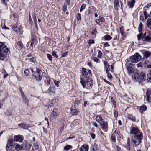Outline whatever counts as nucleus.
<instances>
[{
  "label": "nucleus",
  "instance_id": "f257e3e1",
  "mask_svg": "<svg viewBox=\"0 0 151 151\" xmlns=\"http://www.w3.org/2000/svg\"><path fill=\"white\" fill-rule=\"evenodd\" d=\"M130 133L133 134L131 140L134 147H137L142 143L143 139V133L137 127H133L130 129Z\"/></svg>",
  "mask_w": 151,
  "mask_h": 151
},
{
  "label": "nucleus",
  "instance_id": "f03ea898",
  "mask_svg": "<svg viewBox=\"0 0 151 151\" xmlns=\"http://www.w3.org/2000/svg\"><path fill=\"white\" fill-rule=\"evenodd\" d=\"M133 79L135 81L140 83L145 81L146 79V74L144 72H141L140 74L135 72L132 77Z\"/></svg>",
  "mask_w": 151,
  "mask_h": 151
},
{
  "label": "nucleus",
  "instance_id": "7ed1b4c3",
  "mask_svg": "<svg viewBox=\"0 0 151 151\" xmlns=\"http://www.w3.org/2000/svg\"><path fill=\"white\" fill-rule=\"evenodd\" d=\"M80 82L84 88L89 89L91 87L92 85V82L90 79H88L86 81L83 78H80Z\"/></svg>",
  "mask_w": 151,
  "mask_h": 151
},
{
  "label": "nucleus",
  "instance_id": "20e7f679",
  "mask_svg": "<svg viewBox=\"0 0 151 151\" xmlns=\"http://www.w3.org/2000/svg\"><path fill=\"white\" fill-rule=\"evenodd\" d=\"M141 59V55L138 53H135L133 55L130 57V60L132 63H137Z\"/></svg>",
  "mask_w": 151,
  "mask_h": 151
},
{
  "label": "nucleus",
  "instance_id": "39448f33",
  "mask_svg": "<svg viewBox=\"0 0 151 151\" xmlns=\"http://www.w3.org/2000/svg\"><path fill=\"white\" fill-rule=\"evenodd\" d=\"M81 72L82 74L84 77L89 78L91 76V71L90 70H87L85 68H83Z\"/></svg>",
  "mask_w": 151,
  "mask_h": 151
},
{
  "label": "nucleus",
  "instance_id": "423d86ee",
  "mask_svg": "<svg viewBox=\"0 0 151 151\" xmlns=\"http://www.w3.org/2000/svg\"><path fill=\"white\" fill-rule=\"evenodd\" d=\"M102 129L104 132H106L108 130V123L107 122L102 121L100 123Z\"/></svg>",
  "mask_w": 151,
  "mask_h": 151
},
{
  "label": "nucleus",
  "instance_id": "0eeeda50",
  "mask_svg": "<svg viewBox=\"0 0 151 151\" xmlns=\"http://www.w3.org/2000/svg\"><path fill=\"white\" fill-rule=\"evenodd\" d=\"M127 69L128 70V73L129 74L132 73L134 71V69L132 67V64L129 63V62H127L126 64Z\"/></svg>",
  "mask_w": 151,
  "mask_h": 151
},
{
  "label": "nucleus",
  "instance_id": "6e6552de",
  "mask_svg": "<svg viewBox=\"0 0 151 151\" xmlns=\"http://www.w3.org/2000/svg\"><path fill=\"white\" fill-rule=\"evenodd\" d=\"M145 98L148 103H151V90H148L146 93Z\"/></svg>",
  "mask_w": 151,
  "mask_h": 151
},
{
  "label": "nucleus",
  "instance_id": "1a4fd4ad",
  "mask_svg": "<svg viewBox=\"0 0 151 151\" xmlns=\"http://www.w3.org/2000/svg\"><path fill=\"white\" fill-rule=\"evenodd\" d=\"M5 45L4 43L0 42V60H3L4 59L5 56L2 54V49L4 47Z\"/></svg>",
  "mask_w": 151,
  "mask_h": 151
},
{
  "label": "nucleus",
  "instance_id": "9d476101",
  "mask_svg": "<svg viewBox=\"0 0 151 151\" xmlns=\"http://www.w3.org/2000/svg\"><path fill=\"white\" fill-rule=\"evenodd\" d=\"M58 116V109L56 108L54 109L51 115V119H55Z\"/></svg>",
  "mask_w": 151,
  "mask_h": 151
},
{
  "label": "nucleus",
  "instance_id": "9b49d317",
  "mask_svg": "<svg viewBox=\"0 0 151 151\" xmlns=\"http://www.w3.org/2000/svg\"><path fill=\"white\" fill-rule=\"evenodd\" d=\"M140 51L143 55L145 58H147L151 55V52L145 50H141Z\"/></svg>",
  "mask_w": 151,
  "mask_h": 151
},
{
  "label": "nucleus",
  "instance_id": "f8f14e48",
  "mask_svg": "<svg viewBox=\"0 0 151 151\" xmlns=\"http://www.w3.org/2000/svg\"><path fill=\"white\" fill-rule=\"evenodd\" d=\"M12 142V140L10 139H9L8 140L6 147V150L7 151H9V150H10V149L12 148L11 147L13 146Z\"/></svg>",
  "mask_w": 151,
  "mask_h": 151
},
{
  "label": "nucleus",
  "instance_id": "ddd939ff",
  "mask_svg": "<svg viewBox=\"0 0 151 151\" xmlns=\"http://www.w3.org/2000/svg\"><path fill=\"white\" fill-rule=\"evenodd\" d=\"M144 66L146 68H151V57L145 62Z\"/></svg>",
  "mask_w": 151,
  "mask_h": 151
},
{
  "label": "nucleus",
  "instance_id": "4468645a",
  "mask_svg": "<svg viewBox=\"0 0 151 151\" xmlns=\"http://www.w3.org/2000/svg\"><path fill=\"white\" fill-rule=\"evenodd\" d=\"M124 147L126 149L127 151H131L130 147V139L129 138L127 139V143L123 145Z\"/></svg>",
  "mask_w": 151,
  "mask_h": 151
},
{
  "label": "nucleus",
  "instance_id": "2eb2a0df",
  "mask_svg": "<svg viewBox=\"0 0 151 151\" xmlns=\"http://www.w3.org/2000/svg\"><path fill=\"white\" fill-rule=\"evenodd\" d=\"M55 87L53 86H50L49 87L48 90L47 91V92L49 94L55 93Z\"/></svg>",
  "mask_w": 151,
  "mask_h": 151
},
{
  "label": "nucleus",
  "instance_id": "dca6fc26",
  "mask_svg": "<svg viewBox=\"0 0 151 151\" xmlns=\"http://www.w3.org/2000/svg\"><path fill=\"white\" fill-rule=\"evenodd\" d=\"M14 140L16 142H21L23 139L22 136L20 135L14 136Z\"/></svg>",
  "mask_w": 151,
  "mask_h": 151
},
{
  "label": "nucleus",
  "instance_id": "f3484780",
  "mask_svg": "<svg viewBox=\"0 0 151 151\" xmlns=\"http://www.w3.org/2000/svg\"><path fill=\"white\" fill-rule=\"evenodd\" d=\"M34 76L36 80L38 81H40L42 79V76L40 75V74H37L36 73H34L32 75Z\"/></svg>",
  "mask_w": 151,
  "mask_h": 151
},
{
  "label": "nucleus",
  "instance_id": "a211bd4d",
  "mask_svg": "<svg viewBox=\"0 0 151 151\" xmlns=\"http://www.w3.org/2000/svg\"><path fill=\"white\" fill-rule=\"evenodd\" d=\"M114 4L115 9L116 10H118L119 9V7H120L119 0H114Z\"/></svg>",
  "mask_w": 151,
  "mask_h": 151
},
{
  "label": "nucleus",
  "instance_id": "6ab92c4d",
  "mask_svg": "<svg viewBox=\"0 0 151 151\" xmlns=\"http://www.w3.org/2000/svg\"><path fill=\"white\" fill-rule=\"evenodd\" d=\"M105 21V20L103 17L101 16H99V19H96L95 22L97 24H99L101 22H104Z\"/></svg>",
  "mask_w": 151,
  "mask_h": 151
},
{
  "label": "nucleus",
  "instance_id": "aec40b11",
  "mask_svg": "<svg viewBox=\"0 0 151 151\" xmlns=\"http://www.w3.org/2000/svg\"><path fill=\"white\" fill-rule=\"evenodd\" d=\"M88 147L86 145H83L80 148V151H88Z\"/></svg>",
  "mask_w": 151,
  "mask_h": 151
},
{
  "label": "nucleus",
  "instance_id": "412c9836",
  "mask_svg": "<svg viewBox=\"0 0 151 151\" xmlns=\"http://www.w3.org/2000/svg\"><path fill=\"white\" fill-rule=\"evenodd\" d=\"M9 51L8 48L6 46H4L2 50V53H3L4 54L7 55L9 54Z\"/></svg>",
  "mask_w": 151,
  "mask_h": 151
},
{
  "label": "nucleus",
  "instance_id": "4be33fe9",
  "mask_svg": "<svg viewBox=\"0 0 151 151\" xmlns=\"http://www.w3.org/2000/svg\"><path fill=\"white\" fill-rule=\"evenodd\" d=\"M23 145L25 147V149L27 150H29L31 147L30 144L27 141H25L24 142Z\"/></svg>",
  "mask_w": 151,
  "mask_h": 151
},
{
  "label": "nucleus",
  "instance_id": "5701e85b",
  "mask_svg": "<svg viewBox=\"0 0 151 151\" xmlns=\"http://www.w3.org/2000/svg\"><path fill=\"white\" fill-rule=\"evenodd\" d=\"M95 119L96 121L99 123H100L101 122L103 121V119L102 118L101 115H98L96 116Z\"/></svg>",
  "mask_w": 151,
  "mask_h": 151
},
{
  "label": "nucleus",
  "instance_id": "b1692460",
  "mask_svg": "<svg viewBox=\"0 0 151 151\" xmlns=\"http://www.w3.org/2000/svg\"><path fill=\"white\" fill-rule=\"evenodd\" d=\"M26 61L27 63L29 64H32L35 62V58L34 57H32L29 59H27Z\"/></svg>",
  "mask_w": 151,
  "mask_h": 151
},
{
  "label": "nucleus",
  "instance_id": "393cba45",
  "mask_svg": "<svg viewBox=\"0 0 151 151\" xmlns=\"http://www.w3.org/2000/svg\"><path fill=\"white\" fill-rule=\"evenodd\" d=\"M135 3V0H131V1L127 2V4L130 8H132L134 6Z\"/></svg>",
  "mask_w": 151,
  "mask_h": 151
},
{
  "label": "nucleus",
  "instance_id": "a878e982",
  "mask_svg": "<svg viewBox=\"0 0 151 151\" xmlns=\"http://www.w3.org/2000/svg\"><path fill=\"white\" fill-rule=\"evenodd\" d=\"M19 126L24 129H27L29 127L28 124H25L24 123H21L19 124Z\"/></svg>",
  "mask_w": 151,
  "mask_h": 151
},
{
  "label": "nucleus",
  "instance_id": "bb28decb",
  "mask_svg": "<svg viewBox=\"0 0 151 151\" xmlns=\"http://www.w3.org/2000/svg\"><path fill=\"white\" fill-rule=\"evenodd\" d=\"M15 149L17 151L22 150L23 147V146L22 145H19L17 144H15Z\"/></svg>",
  "mask_w": 151,
  "mask_h": 151
},
{
  "label": "nucleus",
  "instance_id": "cd10ccee",
  "mask_svg": "<svg viewBox=\"0 0 151 151\" xmlns=\"http://www.w3.org/2000/svg\"><path fill=\"white\" fill-rule=\"evenodd\" d=\"M147 108L145 105H143L139 107V111L142 113L143 111H145L147 110Z\"/></svg>",
  "mask_w": 151,
  "mask_h": 151
},
{
  "label": "nucleus",
  "instance_id": "c85d7f7f",
  "mask_svg": "<svg viewBox=\"0 0 151 151\" xmlns=\"http://www.w3.org/2000/svg\"><path fill=\"white\" fill-rule=\"evenodd\" d=\"M39 148V145L37 142H35L32 147V150H37Z\"/></svg>",
  "mask_w": 151,
  "mask_h": 151
},
{
  "label": "nucleus",
  "instance_id": "c756f323",
  "mask_svg": "<svg viewBox=\"0 0 151 151\" xmlns=\"http://www.w3.org/2000/svg\"><path fill=\"white\" fill-rule=\"evenodd\" d=\"M17 44L20 50H21L23 47V44L21 41H18Z\"/></svg>",
  "mask_w": 151,
  "mask_h": 151
},
{
  "label": "nucleus",
  "instance_id": "7c9ffc66",
  "mask_svg": "<svg viewBox=\"0 0 151 151\" xmlns=\"http://www.w3.org/2000/svg\"><path fill=\"white\" fill-rule=\"evenodd\" d=\"M128 118L129 119H130L133 121H135V117L133 116L132 114H129L128 115Z\"/></svg>",
  "mask_w": 151,
  "mask_h": 151
},
{
  "label": "nucleus",
  "instance_id": "2f4dec72",
  "mask_svg": "<svg viewBox=\"0 0 151 151\" xmlns=\"http://www.w3.org/2000/svg\"><path fill=\"white\" fill-rule=\"evenodd\" d=\"M1 3L4 6L7 7V2H9V0H1Z\"/></svg>",
  "mask_w": 151,
  "mask_h": 151
},
{
  "label": "nucleus",
  "instance_id": "473e14b6",
  "mask_svg": "<svg viewBox=\"0 0 151 151\" xmlns=\"http://www.w3.org/2000/svg\"><path fill=\"white\" fill-rule=\"evenodd\" d=\"M104 39L106 40H109L112 39V37L110 35H106L104 36Z\"/></svg>",
  "mask_w": 151,
  "mask_h": 151
},
{
  "label": "nucleus",
  "instance_id": "72a5a7b5",
  "mask_svg": "<svg viewBox=\"0 0 151 151\" xmlns=\"http://www.w3.org/2000/svg\"><path fill=\"white\" fill-rule=\"evenodd\" d=\"M106 72L107 74V76L110 79H111L112 77V76L111 74L109 73V71L107 68H106Z\"/></svg>",
  "mask_w": 151,
  "mask_h": 151
},
{
  "label": "nucleus",
  "instance_id": "f704fd0d",
  "mask_svg": "<svg viewBox=\"0 0 151 151\" xmlns=\"http://www.w3.org/2000/svg\"><path fill=\"white\" fill-rule=\"evenodd\" d=\"M23 27L21 26H20L18 28L19 32V34L21 35L23 33Z\"/></svg>",
  "mask_w": 151,
  "mask_h": 151
},
{
  "label": "nucleus",
  "instance_id": "c9c22d12",
  "mask_svg": "<svg viewBox=\"0 0 151 151\" xmlns=\"http://www.w3.org/2000/svg\"><path fill=\"white\" fill-rule=\"evenodd\" d=\"M147 80L148 82H151V74L148 73L147 76Z\"/></svg>",
  "mask_w": 151,
  "mask_h": 151
},
{
  "label": "nucleus",
  "instance_id": "e433bc0d",
  "mask_svg": "<svg viewBox=\"0 0 151 151\" xmlns=\"http://www.w3.org/2000/svg\"><path fill=\"white\" fill-rule=\"evenodd\" d=\"M147 80L148 82H151V74L148 73L147 76Z\"/></svg>",
  "mask_w": 151,
  "mask_h": 151
},
{
  "label": "nucleus",
  "instance_id": "4c0bfd02",
  "mask_svg": "<svg viewBox=\"0 0 151 151\" xmlns=\"http://www.w3.org/2000/svg\"><path fill=\"white\" fill-rule=\"evenodd\" d=\"M72 148V146L70 145H67L64 147V149L68 151Z\"/></svg>",
  "mask_w": 151,
  "mask_h": 151
},
{
  "label": "nucleus",
  "instance_id": "58836bf2",
  "mask_svg": "<svg viewBox=\"0 0 151 151\" xmlns=\"http://www.w3.org/2000/svg\"><path fill=\"white\" fill-rule=\"evenodd\" d=\"M91 151H96L97 150L96 145H93L91 147Z\"/></svg>",
  "mask_w": 151,
  "mask_h": 151
},
{
  "label": "nucleus",
  "instance_id": "ea45409f",
  "mask_svg": "<svg viewBox=\"0 0 151 151\" xmlns=\"http://www.w3.org/2000/svg\"><path fill=\"white\" fill-rule=\"evenodd\" d=\"M86 7V4H83L81 5V7L80 9V12H82L84 9H85Z\"/></svg>",
  "mask_w": 151,
  "mask_h": 151
},
{
  "label": "nucleus",
  "instance_id": "a19ab883",
  "mask_svg": "<svg viewBox=\"0 0 151 151\" xmlns=\"http://www.w3.org/2000/svg\"><path fill=\"white\" fill-rule=\"evenodd\" d=\"M114 64H112L110 65H108L109 70H110L111 72H112L113 71V69L114 68Z\"/></svg>",
  "mask_w": 151,
  "mask_h": 151
},
{
  "label": "nucleus",
  "instance_id": "79ce46f5",
  "mask_svg": "<svg viewBox=\"0 0 151 151\" xmlns=\"http://www.w3.org/2000/svg\"><path fill=\"white\" fill-rule=\"evenodd\" d=\"M142 24L141 22H140L138 26V29L139 32H140L142 31Z\"/></svg>",
  "mask_w": 151,
  "mask_h": 151
},
{
  "label": "nucleus",
  "instance_id": "37998d69",
  "mask_svg": "<svg viewBox=\"0 0 151 151\" xmlns=\"http://www.w3.org/2000/svg\"><path fill=\"white\" fill-rule=\"evenodd\" d=\"M98 50V55L97 56V57L100 58H101L102 55V53L101 51L99 50Z\"/></svg>",
  "mask_w": 151,
  "mask_h": 151
},
{
  "label": "nucleus",
  "instance_id": "c03bdc74",
  "mask_svg": "<svg viewBox=\"0 0 151 151\" xmlns=\"http://www.w3.org/2000/svg\"><path fill=\"white\" fill-rule=\"evenodd\" d=\"M97 33V31L96 30V29L95 28H93L92 29V31H91V33L92 34L94 35V36H96V34Z\"/></svg>",
  "mask_w": 151,
  "mask_h": 151
},
{
  "label": "nucleus",
  "instance_id": "a18cd8bd",
  "mask_svg": "<svg viewBox=\"0 0 151 151\" xmlns=\"http://www.w3.org/2000/svg\"><path fill=\"white\" fill-rule=\"evenodd\" d=\"M18 23H17L16 24H15L14 25L12 26V29H13L14 30L17 32V26H18Z\"/></svg>",
  "mask_w": 151,
  "mask_h": 151
},
{
  "label": "nucleus",
  "instance_id": "49530a36",
  "mask_svg": "<svg viewBox=\"0 0 151 151\" xmlns=\"http://www.w3.org/2000/svg\"><path fill=\"white\" fill-rule=\"evenodd\" d=\"M70 112L73 115H75L77 114V111L76 109H73L71 110Z\"/></svg>",
  "mask_w": 151,
  "mask_h": 151
},
{
  "label": "nucleus",
  "instance_id": "de8ad7c7",
  "mask_svg": "<svg viewBox=\"0 0 151 151\" xmlns=\"http://www.w3.org/2000/svg\"><path fill=\"white\" fill-rule=\"evenodd\" d=\"M120 31L122 35H123L124 32V29L123 26H122L120 28Z\"/></svg>",
  "mask_w": 151,
  "mask_h": 151
},
{
  "label": "nucleus",
  "instance_id": "09e8293b",
  "mask_svg": "<svg viewBox=\"0 0 151 151\" xmlns=\"http://www.w3.org/2000/svg\"><path fill=\"white\" fill-rule=\"evenodd\" d=\"M47 56L49 60L51 61L52 60V57L51 55L48 54H47Z\"/></svg>",
  "mask_w": 151,
  "mask_h": 151
},
{
  "label": "nucleus",
  "instance_id": "8fccbe9b",
  "mask_svg": "<svg viewBox=\"0 0 151 151\" xmlns=\"http://www.w3.org/2000/svg\"><path fill=\"white\" fill-rule=\"evenodd\" d=\"M77 20H79L81 19V14L80 13H78L77 14L76 16Z\"/></svg>",
  "mask_w": 151,
  "mask_h": 151
},
{
  "label": "nucleus",
  "instance_id": "3c124183",
  "mask_svg": "<svg viewBox=\"0 0 151 151\" xmlns=\"http://www.w3.org/2000/svg\"><path fill=\"white\" fill-rule=\"evenodd\" d=\"M23 101L24 102V104L27 105V106H29V100L27 98V99L25 100H24Z\"/></svg>",
  "mask_w": 151,
  "mask_h": 151
},
{
  "label": "nucleus",
  "instance_id": "603ef678",
  "mask_svg": "<svg viewBox=\"0 0 151 151\" xmlns=\"http://www.w3.org/2000/svg\"><path fill=\"white\" fill-rule=\"evenodd\" d=\"M67 5L65 4H64L63 7V11L64 12H66L67 10Z\"/></svg>",
  "mask_w": 151,
  "mask_h": 151
},
{
  "label": "nucleus",
  "instance_id": "864d4df0",
  "mask_svg": "<svg viewBox=\"0 0 151 151\" xmlns=\"http://www.w3.org/2000/svg\"><path fill=\"white\" fill-rule=\"evenodd\" d=\"M92 59L93 60V61L96 63L100 62V60L98 59L97 58H92Z\"/></svg>",
  "mask_w": 151,
  "mask_h": 151
},
{
  "label": "nucleus",
  "instance_id": "5fc2aeb1",
  "mask_svg": "<svg viewBox=\"0 0 151 151\" xmlns=\"http://www.w3.org/2000/svg\"><path fill=\"white\" fill-rule=\"evenodd\" d=\"M114 116L115 118H116L118 116V112L116 110H115L114 113Z\"/></svg>",
  "mask_w": 151,
  "mask_h": 151
},
{
  "label": "nucleus",
  "instance_id": "6e6d98bb",
  "mask_svg": "<svg viewBox=\"0 0 151 151\" xmlns=\"http://www.w3.org/2000/svg\"><path fill=\"white\" fill-rule=\"evenodd\" d=\"M93 8H90L88 10V14L89 15L93 14Z\"/></svg>",
  "mask_w": 151,
  "mask_h": 151
},
{
  "label": "nucleus",
  "instance_id": "4d7b16f0",
  "mask_svg": "<svg viewBox=\"0 0 151 151\" xmlns=\"http://www.w3.org/2000/svg\"><path fill=\"white\" fill-rule=\"evenodd\" d=\"M52 55L54 57L57 58L58 57V56L56 54V53L55 51H53L52 52Z\"/></svg>",
  "mask_w": 151,
  "mask_h": 151
},
{
  "label": "nucleus",
  "instance_id": "13d9d810",
  "mask_svg": "<svg viewBox=\"0 0 151 151\" xmlns=\"http://www.w3.org/2000/svg\"><path fill=\"white\" fill-rule=\"evenodd\" d=\"M147 26L148 28H150L151 29V22H147L146 23Z\"/></svg>",
  "mask_w": 151,
  "mask_h": 151
},
{
  "label": "nucleus",
  "instance_id": "bf43d9fd",
  "mask_svg": "<svg viewBox=\"0 0 151 151\" xmlns=\"http://www.w3.org/2000/svg\"><path fill=\"white\" fill-rule=\"evenodd\" d=\"M53 104L50 101L48 102V103L47 104V106H48V107H51V106H53Z\"/></svg>",
  "mask_w": 151,
  "mask_h": 151
},
{
  "label": "nucleus",
  "instance_id": "052dcab7",
  "mask_svg": "<svg viewBox=\"0 0 151 151\" xmlns=\"http://www.w3.org/2000/svg\"><path fill=\"white\" fill-rule=\"evenodd\" d=\"M111 139L112 141L114 142H116V139L114 137V134H112L111 136Z\"/></svg>",
  "mask_w": 151,
  "mask_h": 151
},
{
  "label": "nucleus",
  "instance_id": "680f3d73",
  "mask_svg": "<svg viewBox=\"0 0 151 151\" xmlns=\"http://www.w3.org/2000/svg\"><path fill=\"white\" fill-rule=\"evenodd\" d=\"M24 74L26 75H28L29 73V71L28 69L25 70L24 71Z\"/></svg>",
  "mask_w": 151,
  "mask_h": 151
},
{
  "label": "nucleus",
  "instance_id": "e2e57ef3",
  "mask_svg": "<svg viewBox=\"0 0 151 151\" xmlns=\"http://www.w3.org/2000/svg\"><path fill=\"white\" fill-rule=\"evenodd\" d=\"M33 20L35 22V24L37 27L36 23L37 22V19L35 15H34L33 17Z\"/></svg>",
  "mask_w": 151,
  "mask_h": 151
},
{
  "label": "nucleus",
  "instance_id": "0e129e2a",
  "mask_svg": "<svg viewBox=\"0 0 151 151\" xmlns=\"http://www.w3.org/2000/svg\"><path fill=\"white\" fill-rule=\"evenodd\" d=\"M54 83L55 85L57 87L59 86V82L57 81L54 80Z\"/></svg>",
  "mask_w": 151,
  "mask_h": 151
},
{
  "label": "nucleus",
  "instance_id": "69168bd1",
  "mask_svg": "<svg viewBox=\"0 0 151 151\" xmlns=\"http://www.w3.org/2000/svg\"><path fill=\"white\" fill-rule=\"evenodd\" d=\"M89 44H94L95 43L94 41L93 40H90L88 42Z\"/></svg>",
  "mask_w": 151,
  "mask_h": 151
},
{
  "label": "nucleus",
  "instance_id": "338daca9",
  "mask_svg": "<svg viewBox=\"0 0 151 151\" xmlns=\"http://www.w3.org/2000/svg\"><path fill=\"white\" fill-rule=\"evenodd\" d=\"M46 79L47 83L49 84V85H50V78L49 77H47Z\"/></svg>",
  "mask_w": 151,
  "mask_h": 151
},
{
  "label": "nucleus",
  "instance_id": "774afa93",
  "mask_svg": "<svg viewBox=\"0 0 151 151\" xmlns=\"http://www.w3.org/2000/svg\"><path fill=\"white\" fill-rule=\"evenodd\" d=\"M90 135L91 136V138L93 139H94L95 138V135L94 134L91 133H90Z\"/></svg>",
  "mask_w": 151,
  "mask_h": 151
}]
</instances>
